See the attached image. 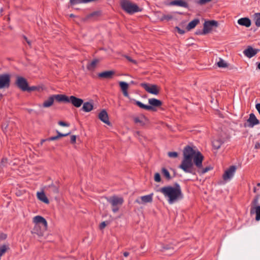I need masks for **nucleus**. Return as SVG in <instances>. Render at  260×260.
Returning a JSON list of instances; mask_svg holds the SVG:
<instances>
[{
    "label": "nucleus",
    "instance_id": "obj_1",
    "mask_svg": "<svg viewBox=\"0 0 260 260\" xmlns=\"http://www.w3.org/2000/svg\"><path fill=\"white\" fill-rule=\"evenodd\" d=\"M204 157L199 151L193 149L191 146L187 145L184 148L183 151V159L178 168L185 173L192 175H196V170L194 165L197 168L198 172L204 174L213 168L211 166L203 168V161Z\"/></svg>",
    "mask_w": 260,
    "mask_h": 260
},
{
    "label": "nucleus",
    "instance_id": "obj_2",
    "mask_svg": "<svg viewBox=\"0 0 260 260\" xmlns=\"http://www.w3.org/2000/svg\"><path fill=\"white\" fill-rule=\"evenodd\" d=\"M159 191L166 198H168V202L170 204H172L183 198L181 187L178 183H175L174 187L171 186L162 187Z\"/></svg>",
    "mask_w": 260,
    "mask_h": 260
},
{
    "label": "nucleus",
    "instance_id": "obj_3",
    "mask_svg": "<svg viewBox=\"0 0 260 260\" xmlns=\"http://www.w3.org/2000/svg\"><path fill=\"white\" fill-rule=\"evenodd\" d=\"M33 221L35 223L33 233L37 234L39 236L42 235L43 231H46L47 228L46 220L42 216L38 215L34 218Z\"/></svg>",
    "mask_w": 260,
    "mask_h": 260
},
{
    "label": "nucleus",
    "instance_id": "obj_4",
    "mask_svg": "<svg viewBox=\"0 0 260 260\" xmlns=\"http://www.w3.org/2000/svg\"><path fill=\"white\" fill-rule=\"evenodd\" d=\"M56 99L58 102L70 103L76 108L81 107L83 103L82 99L74 95L68 96L65 94L59 95L57 96Z\"/></svg>",
    "mask_w": 260,
    "mask_h": 260
},
{
    "label": "nucleus",
    "instance_id": "obj_5",
    "mask_svg": "<svg viewBox=\"0 0 260 260\" xmlns=\"http://www.w3.org/2000/svg\"><path fill=\"white\" fill-rule=\"evenodd\" d=\"M135 104L142 109L147 110L156 111L155 107H160L162 103L161 101L155 98L148 99V103L150 105H146L140 101L134 100Z\"/></svg>",
    "mask_w": 260,
    "mask_h": 260
},
{
    "label": "nucleus",
    "instance_id": "obj_6",
    "mask_svg": "<svg viewBox=\"0 0 260 260\" xmlns=\"http://www.w3.org/2000/svg\"><path fill=\"white\" fill-rule=\"evenodd\" d=\"M120 6L124 11L131 14L141 11L137 5L133 4L129 0L121 1Z\"/></svg>",
    "mask_w": 260,
    "mask_h": 260
},
{
    "label": "nucleus",
    "instance_id": "obj_7",
    "mask_svg": "<svg viewBox=\"0 0 260 260\" xmlns=\"http://www.w3.org/2000/svg\"><path fill=\"white\" fill-rule=\"evenodd\" d=\"M107 202L111 205L112 210L114 213L118 211L120 207L123 203V199L116 196H113L107 198Z\"/></svg>",
    "mask_w": 260,
    "mask_h": 260
},
{
    "label": "nucleus",
    "instance_id": "obj_8",
    "mask_svg": "<svg viewBox=\"0 0 260 260\" xmlns=\"http://www.w3.org/2000/svg\"><path fill=\"white\" fill-rule=\"evenodd\" d=\"M141 86L144 88L147 92L151 94L157 95L159 93V88L157 85L142 83Z\"/></svg>",
    "mask_w": 260,
    "mask_h": 260
},
{
    "label": "nucleus",
    "instance_id": "obj_9",
    "mask_svg": "<svg viewBox=\"0 0 260 260\" xmlns=\"http://www.w3.org/2000/svg\"><path fill=\"white\" fill-rule=\"evenodd\" d=\"M15 84L22 91H25L27 89L28 83L27 80L21 76H17Z\"/></svg>",
    "mask_w": 260,
    "mask_h": 260
},
{
    "label": "nucleus",
    "instance_id": "obj_10",
    "mask_svg": "<svg viewBox=\"0 0 260 260\" xmlns=\"http://www.w3.org/2000/svg\"><path fill=\"white\" fill-rule=\"evenodd\" d=\"M217 26L218 22L215 20L206 21L204 23L202 33L207 34L212 30L213 27H217Z\"/></svg>",
    "mask_w": 260,
    "mask_h": 260
},
{
    "label": "nucleus",
    "instance_id": "obj_11",
    "mask_svg": "<svg viewBox=\"0 0 260 260\" xmlns=\"http://www.w3.org/2000/svg\"><path fill=\"white\" fill-rule=\"evenodd\" d=\"M259 123V121L256 118L253 113L249 114V118L247 120L246 122L244 123V127H253L254 126Z\"/></svg>",
    "mask_w": 260,
    "mask_h": 260
},
{
    "label": "nucleus",
    "instance_id": "obj_12",
    "mask_svg": "<svg viewBox=\"0 0 260 260\" xmlns=\"http://www.w3.org/2000/svg\"><path fill=\"white\" fill-rule=\"evenodd\" d=\"M153 193H152L148 195L141 196L137 198L135 202L140 205L151 203L153 201Z\"/></svg>",
    "mask_w": 260,
    "mask_h": 260
},
{
    "label": "nucleus",
    "instance_id": "obj_13",
    "mask_svg": "<svg viewBox=\"0 0 260 260\" xmlns=\"http://www.w3.org/2000/svg\"><path fill=\"white\" fill-rule=\"evenodd\" d=\"M10 83V76L9 74L0 75V89L9 87Z\"/></svg>",
    "mask_w": 260,
    "mask_h": 260
},
{
    "label": "nucleus",
    "instance_id": "obj_14",
    "mask_svg": "<svg viewBox=\"0 0 260 260\" xmlns=\"http://www.w3.org/2000/svg\"><path fill=\"white\" fill-rule=\"evenodd\" d=\"M236 167L235 166H231L226 170L223 175V179L224 180L231 179L234 176L236 171Z\"/></svg>",
    "mask_w": 260,
    "mask_h": 260
},
{
    "label": "nucleus",
    "instance_id": "obj_15",
    "mask_svg": "<svg viewBox=\"0 0 260 260\" xmlns=\"http://www.w3.org/2000/svg\"><path fill=\"white\" fill-rule=\"evenodd\" d=\"M259 51V49H254L251 46H248L247 48L243 51V54L245 56L250 58L255 56Z\"/></svg>",
    "mask_w": 260,
    "mask_h": 260
},
{
    "label": "nucleus",
    "instance_id": "obj_16",
    "mask_svg": "<svg viewBox=\"0 0 260 260\" xmlns=\"http://www.w3.org/2000/svg\"><path fill=\"white\" fill-rule=\"evenodd\" d=\"M99 118L104 123L110 125L111 124L107 111L103 109L99 114Z\"/></svg>",
    "mask_w": 260,
    "mask_h": 260
},
{
    "label": "nucleus",
    "instance_id": "obj_17",
    "mask_svg": "<svg viewBox=\"0 0 260 260\" xmlns=\"http://www.w3.org/2000/svg\"><path fill=\"white\" fill-rule=\"evenodd\" d=\"M115 74L113 71H107L98 74V77L101 78L110 79L113 78Z\"/></svg>",
    "mask_w": 260,
    "mask_h": 260
},
{
    "label": "nucleus",
    "instance_id": "obj_18",
    "mask_svg": "<svg viewBox=\"0 0 260 260\" xmlns=\"http://www.w3.org/2000/svg\"><path fill=\"white\" fill-rule=\"evenodd\" d=\"M59 95L60 94H53L50 96L47 100L44 102L43 106L45 108L50 107L53 104L54 100L57 101V96Z\"/></svg>",
    "mask_w": 260,
    "mask_h": 260
},
{
    "label": "nucleus",
    "instance_id": "obj_19",
    "mask_svg": "<svg viewBox=\"0 0 260 260\" xmlns=\"http://www.w3.org/2000/svg\"><path fill=\"white\" fill-rule=\"evenodd\" d=\"M250 214H255V220H260V206H257L256 207H252L250 209Z\"/></svg>",
    "mask_w": 260,
    "mask_h": 260
},
{
    "label": "nucleus",
    "instance_id": "obj_20",
    "mask_svg": "<svg viewBox=\"0 0 260 260\" xmlns=\"http://www.w3.org/2000/svg\"><path fill=\"white\" fill-rule=\"evenodd\" d=\"M119 86L122 90L124 96L125 97H128L129 94L127 92L128 84L125 82L121 81L119 82Z\"/></svg>",
    "mask_w": 260,
    "mask_h": 260
},
{
    "label": "nucleus",
    "instance_id": "obj_21",
    "mask_svg": "<svg viewBox=\"0 0 260 260\" xmlns=\"http://www.w3.org/2000/svg\"><path fill=\"white\" fill-rule=\"evenodd\" d=\"M93 105L92 102H83L82 110L85 112H89L93 109Z\"/></svg>",
    "mask_w": 260,
    "mask_h": 260
},
{
    "label": "nucleus",
    "instance_id": "obj_22",
    "mask_svg": "<svg viewBox=\"0 0 260 260\" xmlns=\"http://www.w3.org/2000/svg\"><path fill=\"white\" fill-rule=\"evenodd\" d=\"M170 5L171 6H178L184 8H187L188 7V4L183 1L175 0L170 2Z\"/></svg>",
    "mask_w": 260,
    "mask_h": 260
},
{
    "label": "nucleus",
    "instance_id": "obj_23",
    "mask_svg": "<svg viewBox=\"0 0 260 260\" xmlns=\"http://www.w3.org/2000/svg\"><path fill=\"white\" fill-rule=\"evenodd\" d=\"M239 24L245 26L246 27H249L251 25V21L248 18H242L238 20Z\"/></svg>",
    "mask_w": 260,
    "mask_h": 260
},
{
    "label": "nucleus",
    "instance_id": "obj_24",
    "mask_svg": "<svg viewBox=\"0 0 260 260\" xmlns=\"http://www.w3.org/2000/svg\"><path fill=\"white\" fill-rule=\"evenodd\" d=\"M99 62L98 59H93L91 62L87 65V69L88 70L93 71L95 69L97 64Z\"/></svg>",
    "mask_w": 260,
    "mask_h": 260
},
{
    "label": "nucleus",
    "instance_id": "obj_25",
    "mask_svg": "<svg viewBox=\"0 0 260 260\" xmlns=\"http://www.w3.org/2000/svg\"><path fill=\"white\" fill-rule=\"evenodd\" d=\"M37 198L39 200L46 204H48L49 203V200L48 199V198H47L46 196L45 195V193L43 191L38 192Z\"/></svg>",
    "mask_w": 260,
    "mask_h": 260
},
{
    "label": "nucleus",
    "instance_id": "obj_26",
    "mask_svg": "<svg viewBox=\"0 0 260 260\" xmlns=\"http://www.w3.org/2000/svg\"><path fill=\"white\" fill-rule=\"evenodd\" d=\"M56 132L57 134V136L51 137L47 139V140H48V141H54V140H56L59 139L60 137L67 136L70 134V133H68L67 134H62V133H60L59 132H58V131H57Z\"/></svg>",
    "mask_w": 260,
    "mask_h": 260
},
{
    "label": "nucleus",
    "instance_id": "obj_27",
    "mask_svg": "<svg viewBox=\"0 0 260 260\" xmlns=\"http://www.w3.org/2000/svg\"><path fill=\"white\" fill-rule=\"evenodd\" d=\"M200 20L199 19H194L191 21H190L187 26H186V29L188 30H189L196 27V26L199 23Z\"/></svg>",
    "mask_w": 260,
    "mask_h": 260
},
{
    "label": "nucleus",
    "instance_id": "obj_28",
    "mask_svg": "<svg viewBox=\"0 0 260 260\" xmlns=\"http://www.w3.org/2000/svg\"><path fill=\"white\" fill-rule=\"evenodd\" d=\"M223 143V141L220 139H216L213 141L212 146L214 149H218Z\"/></svg>",
    "mask_w": 260,
    "mask_h": 260
},
{
    "label": "nucleus",
    "instance_id": "obj_29",
    "mask_svg": "<svg viewBox=\"0 0 260 260\" xmlns=\"http://www.w3.org/2000/svg\"><path fill=\"white\" fill-rule=\"evenodd\" d=\"M49 191L54 194H57L59 192L58 187L54 184L49 186Z\"/></svg>",
    "mask_w": 260,
    "mask_h": 260
},
{
    "label": "nucleus",
    "instance_id": "obj_30",
    "mask_svg": "<svg viewBox=\"0 0 260 260\" xmlns=\"http://www.w3.org/2000/svg\"><path fill=\"white\" fill-rule=\"evenodd\" d=\"M254 20L257 27H260V13H255L254 15Z\"/></svg>",
    "mask_w": 260,
    "mask_h": 260
},
{
    "label": "nucleus",
    "instance_id": "obj_31",
    "mask_svg": "<svg viewBox=\"0 0 260 260\" xmlns=\"http://www.w3.org/2000/svg\"><path fill=\"white\" fill-rule=\"evenodd\" d=\"M161 173L162 175L167 179L170 180L171 179V177L170 176L169 172L166 168H163L161 169Z\"/></svg>",
    "mask_w": 260,
    "mask_h": 260
},
{
    "label": "nucleus",
    "instance_id": "obj_32",
    "mask_svg": "<svg viewBox=\"0 0 260 260\" xmlns=\"http://www.w3.org/2000/svg\"><path fill=\"white\" fill-rule=\"evenodd\" d=\"M101 12L99 11L93 12L87 16V18L90 19L92 18H96L100 16Z\"/></svg>",
    "mask_w": 260,
    "mask_h": 260
},
{
    "label": "nucleus",
    "instance_id": "obj_33",
    "mask_svg": "<svg viewBox=\"0 0 260 260\" xmlns=\"http://www.w3.org/2000/svg\"><path fill=\"white\" fill-rule=\"evenodd\" d=\"M217 64L218 67L219 68H226L228 67V65L227 63H226L222 59L219 58V61L217 62Z\"/></svg>",
    "mask_w": 260,
    "mask_h": 260
},
{
    "label": "nucleus",
    "instance_id": "obj_34",
    "mask_svg": "<svg viewBox=\"0 0 260 260\" xmlns=\"http://www.w3.org/2000/svg\"><path fill=\"white\" fill-rule=\"evenodd\" d=\"M134 122L136 123H140L141 125H145V123L143 121L142 119H141L138 117H136L134 118Z\"/></svg>",
    "mask_w": 260,
    "mask_h": 260
},
{
    "label": "nucleus",
    "instance_id": "obj_35",
    "mask_svg": "<svg viewBox=\"0 0 260 260\" xmlns=\"http://www.w3.org/2000/svg\"><path fill=\"white\" fill-rule=\"evenodd\" d=\"M154 181L156 182H159L161 181L160 175L158 173H156L154 175Z\"/></svg>",
    "mask_w": 260,
    "mask_h": 260
},
{
    "label": "nucleus",
    "instance_id": "obj_36",
    "mask_svg": "<svg viewBox=\"0 0 260 260\" xmlns=\"http://www.w3.org/2000/svg\"><path fill=\"white\" fill-rule=\"evenodd\" d=\"M168 155L170 157L176 158L178 156V153L176 152H169Z\"/></svg>",
    "mask_w": 260,
    "mask_h": 260
},
{
    "label": "nucleus",
    "instance_id": "obj_37",
    "mask_svg": "<svg viewBox=\"0 0 260 260\" xmlns=\"http://www.w3.org/2000/svg\"><path fill=\"white\" fill-rule=\"evenodd\" d=\"M82 0H70V4L72 5H75L79 4H82Z\"/></svg>",
    "mask_w": 260,
    "mask_h": 260
},
{
    "label": "nucleus",
    "instance_id": "obj_38",
    "mask_svg": "<svg viewBox=\"0 0 260 260\" xmlns=\"http://www.w3.org/2000/svg\"><path fill=\"white\" fill-rule=\"evenodd\" d=\"M38 89V87L35 86H30V87H29L28 86L27 89L26 91H27L28 92H30V91H32L36 90Z\"/></svg>",
    "mask_w": 260,
    "mask_h": 260
},
{
    "label": "nucleus",
    "instance_id": "obj_39",
    "mask_svg": "<svg viewBox=\"0 0 260 260\" xmlns=\"http://www.w3.org/2000/svg\"><path fill=\"white\" fill-rule=\"evenodd\" d=\"M58 124L60 125V126H69L70 125V124L68 123H66L64 121H59L58 122Z\"/></svg>",
    "mask_w": 260,
    "mask_h": 260
},
{
    "label": "nucleus",
    "instance_id": "obj_40",
    "mask_svg": "<svg viewBox=\"0 0 260 260\" xmlns=\"http://www.w3.org/2000/svg\"><path fill=\"white\" fill-rule=\"evenodd\" d=\"M7 235L0 232V240H4L7 238Z\"/></svg>",
    "mask_w": 260,
    "mask_h": 260
},
{
    "label": "nucleus",
    "instance_id": "obj_41",
    "mask_svg": "<svg viewBox=\"0 0 260 260\" xmlns=\"http://www.w3.org/2000/svg\"><path fill=\"white\" fill-rule=\"evenodd\" d=\"M175 29L177 30L178 32L181 35H183L185 33V30L181 29L180 28H179L178 26H176L175 27Z\"/></svg>",
    "mask_w": 260,
    "mask_h": 260
},
{
    "label": "nucleus",
    "instance_id": "obj_42",
    "mask_svg": "<svg viewBox=\"0 0 260 260\" xmlns=\"http://www.w3.org/2000/svg\"><path fill=\"white\" fill-rule=\"evenodd\" d=\"M125 57V58L130 62H133L135 64H136L137 63L136 61L133 59H132L131 57L127 56V55H125L124 56Z\"/></svg>",
    "mask_w": 260,
    "mask_h": 260
},
{
    "label": "nucleus",
    "instance_id": "obj_43",
    "mask_svg": "<svg viewBox=\"0 0 260 260\" xmlns=\"http://www.w3.org/2000/svg\"><path fill=\"white\" fill-rule=\"evenodd\" d=\"M8 126V124L7 122L3 123L2 124V128L4 132H5L7 129Z\"/></svg>",
    "mask_w": 260,
    "mask_h": 260
},
{
    "label": "nucleus",
    "instance_id": "obj_44",
    "mask_svg": "<svg viewBox=\"0 0 260 260\" xmlns=\"http://www.w3.org/2000/svg\"><path fill=\"white\" fill-rule=\"evenodd\" d=\"M106 225H107L106 221H103L100 224V229L101 230H102V229H104Z\"/></svg>",
    "mask_w": 260,
    "mask_h": 260
},
{
    "label": "nucleus",
    "instance_id": "obj_45",
    "mask_svg": "<svg viewBox=\"0 0 260 260\" xmlns=\"http://www.w3.org/2000/svg\"><path fill=\"white\" fill-rule=\"evenodd\" d=\"M76 140V137L75 135H72L71 137V143L72 144L75 143Z\"/></svg>",
    "mask_w": 260,
    "mask_h": 260
},
{
    "label": "nucleus",
    "instance_id": "obj_46",
    "mask_svg": "<svg viewBox=\"0 0 260 260\" xmlns=\"http://www.w3.org/2000/svg\"><path fill=\"white\" fill-rule=\"evenodd\" d=\"M212 0H200L199 3L200 5H204L208 2L211 1Z\"/></svg>",
    "mask_w": 260,
    "mask_h": 260
},
{
    "label": "nucleus",
    "instance_id": "obj_47",
    "mask_svg": "<svg viewBox=\"0 0 260 260\" xmlns=\"http://www.w3.org/2000/svg\"><path fill=\"white\" fill-rule=\"evenodd\" d=\"M23 39H24V40L26 42V43L28 44V45L29 46H31V42L28 40V39L25 36H23Z\"/></svg>",
    "mask_w": 260,
    "mask_h": 260
},
{
    "label": "nucleus",
    "instance_id": "obj_48",
    "mask_svg": "<svg viewBox=\"0 0 260 260\" xmlns=\"http://www.w3.org/2000/svg\"><path fill=\"white\" fill-rule=\"evenodd\" d=\"M255 108L260 115V103L256 104L255 105Z\"/></svg>",
    "mask_w": 260,
    "mask_h": 260
},
{
    "label": "nucleus",
    "instance_id": "obj_49",
    "mask_svg": "<svg viewBox=\"0 0 260 260\" xmlns=\"http://www.w3.org/2000/svg\"><path fill=\"white\" fill-rule=\"evenodd\" d=\"M258 197H256L254 200L252 201V204L254 205H256L258 203Z\"/></svg>",
    "mask_w": 260,
    "mask_h": 260
},
{
    "label": "nucleus",
    "instance_id": "obj_50",
    "mask_svg": "<svg viewBox=\"0 0 260 260\" xmlns=\"http://www.w3.org/2000/svg\"><path fill=\"white\" fill-rule=\"evenodd\" d=\"M7 162V158H3L2 160V161L1 162L2 165H4Z\"/></svg>",
    "mask_w": 260,
    "mask_h": 260
},
{
    "label": "nucleus",
    "instance_id": "obj_51",
    "mask_svg": "<svg viewBox=\"0 0 260 260\" xmlns=\"http://www.w3.org/2000/svg\"><path fill=\"white\" fill-rule=\"evenodd\" d=\"M202 32H203V30H202V31H201V30H198V31H196V34L197 35H206V34H203V33H202Z\"/></svg>",
    "mask_w": 260,
    "mask_h": 260
},
{
    "label": "nucleus",
    "instance_id": "obj_52",
    "mask_svg": "<svg viewBox=\"0 0 260 260\" xmlns=\"http://www.w3.org/2000/svg\"><path fill=\"white\" fill-rule=\"evenodd\" d=\"M123 255H124L125 257H126V256H128V255H129V252H124L123 253Z\"/></svg>",
    "mask_w": 260,
    "mask_h": 260
},
{
    "label": "nucleus",
    "instance_id": "obj_53",
    "mask_svg": "<svg viewBox=\"0 0 260 260\" xmlns=\"http://www.w3.org/2000/svg\"><path fill=\"white\" fill-rule=\"evenodd\" d=\"M47 141H48V140H47V139H43V140H41V145H42V144H43V143L44 142Z\"/></svg>",
    "mask_w": 260,
    "mask_h": 260
},
{
    "label": "nucleus",
    "instance_id": "obj_54",
    "mask_svg": "<svg viewBox=\"0 0 260 260\" xmlns=\"http://www.w3.org/2000/svg\"><path fill=\"white\" fill-rule=\"evenodd\" d=\"M257 68L260 70V62L259 63H258L257 64Z\"/></svg>",
    "mask_w": 260,
    "mask_h": 260
},
{
    "label": "nucleus",
    "instance_id": "obj_55",
    "mask_svg": "<svg viewBox=\"0 0 260 260\" xmlns=\"http://www.w3.org/2000/svg\"><path fill=\"white\" fill-rule=\"evenodd\" d=\"M253 191H254V192H256V188L255 187H254V188H253Z\"/></svg>",
    "mask_w": 260,
    "mask_h": 260
},
{
    "label": "nucleus",
    "instance_id": "obj_56",
    "mask_svg": "<svg viewBox=\"0 0 260 260\" xmlns=\"http://www.w3.org/2000/svg\"><path fill=\"white\" fill-rule=\"evenodd\" d=\"M32 111V109H29L28 110V112L30 113Z\"/></svg>",
    "mask_w": 260,
    "mask_h": 260
},
{
    "label": "nucleus",
    "instance_id": "obj_57",
    "mask_svg": "<svg viewBox=\"0 0 260 260\" xmlns=\"http://www.w3.org/2000/svg\"><path fill=\"white\" fill-rule=\"evenodd\" d=\"M71 17H74V15L73 14H71L70 16Z\"/></svg>",
    "mask_w": 260,
    "mask_h": 260
},
{
    "label": "nucleus",
    "instance_id": "obj_58",
    "mask_svg": "<svg viewBox=\"0 0 260 260\" xmlns=\"http://www.w3.org/2000/svg\"><path fill=\"white\" fill-rule=\"evenodd\" d=\"M142 118L145 119V120H147V119L145 116H143Z\"/></svg>",
    "mask_w": 260,
    "mask_h": 260
},
{
    "label": "nucleus",
    "instance_id": "obj_59",
    "mask_svg": "<svg viewBox=\"0 0 260 260\" xmlns=\"http://www.w3.org/2000/svg\"><path fill=\"white\" fill-rule=\"evenodd\" d=\"M257 186H258V187H260V183H258L257 184Z\"/></svg>",
    "mask_w": 260,
    "mask_h": 260
},
{
    "label": "nucleus",
    "instance_id": "obj_60",
    "mask_svg": "<svg viewBox=\"0 0 260 260\" xmlns=\"http://www.w3.org/2000/svg\"><path fill=\"white\" fill-rule=\"evenodd\" d=\"M131 83H132V84H134V82L132 81H131Z\"/></svg>",
    "mask_w": 260,
    "mask_h": 260
}]
</instances>
